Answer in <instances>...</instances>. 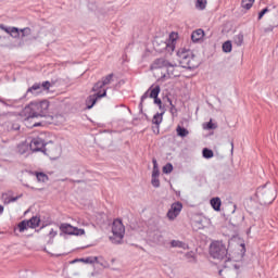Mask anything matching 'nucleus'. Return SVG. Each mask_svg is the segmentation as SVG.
<instances>
[{
	"label": "nucleus",
	"instance_id": "nucleus-16",
	"mask_svg": "<svg viewBox=\"0 0 278 278\" xmlns=\"http://www.w3.org/2000/svg\"><path fill=\"white\" fill-rule=\"evenodd\" d=\"M39 116L41 118L49 116V101L42 100L39 103H37L36 118H38Z\"/></svg>",
	"mask_w": 278,
	"mask_h": 278
},
{
	"label": "nucleus",
	"instance_id": "nucleus-9",
	"mask_svg": "<svg viewBox=\"0 0 278 278\" xmlns=\"http://www.w3.org/2000/svg\"><path fill=\"white\" fill-rule=\"evenodd\" d=\"M60 230L62 231V233H66L67 236H85L86 235V230L74 227L71 224H61Z\"/></svg>",
	"mask_w": 278,
	"mask_h": 278
},
{
	"label": "nucleus",
	"instance_id": "nucleus-20",
	"mask_svg": "<svg viewBox=\"0 0 278 278\" xmlns=\"http://www.w3.org/2000/svg\"><path fill=\"white\" fill-rule=\"evenodd\" d=\"M0 29H2V31H5V34H10L12 38H18V36H21V31H18L17 27H8L1 24Z\"/></svg>",
	"mask_w": 278,
	"mask_h": 278
},
{
	"label": "nucleus",
	"instance_id": "nucleus-10",
	"mask_svg": "<svg viewBox=\"0 0 278 278\" xmlns=\"http://www.w3.org/2000/svg\"><path fill=\"white\" fill-rule=\"evenodd\" d=\"M182 210L184 204H181V202H174L166 214L168 220H176Z\"/></svg>",
	"mask_w": 278,
	"mask_h": 278
},
{
	"label": "nucleus",
	"instance_id": "nucleus-43",
	"mask_svg": "<svg viewBox=\"0 0 278 278\" xmlns=\"http://www.w3.org/2000/svg\"><path fill=\"white\" fill-rule=\"evenodd\" d=\"M36 127H45V123H42V122H37V123H36Z\"/></svg>",
	"mask_w": 278,
	"mask_h": 278
},
{
	"label": "nucleus",
	"instance_id": "nucleus-31",
	"mask_svg": "<svg viewBox=\"0 0 278 278\" xmlns=\"http://www.w3.org/2000/svg\"><path fill=\"white\" fill-rule=\"evenodd\" d=\"M253 3H255V0H242L241 8H243V10H251Z\"/></svg>",
	"mask_w": 278,
	"mask_h": 278
},
{
	"label": "nucleus",
	"instance_id": "nucleus-4",
	"mask_svg": "<svg viewBox=\"0 0 278 278\" xmlns=\"http://www.w3.org/2000/svg\"><path fill=\"white\" fill-rule=\"evenodd\" d=\"M210 253L213 260H224L226 262L225 268H227V264H229V257H227V247L223 244L220 241H214L211 243Z\"/></svg>",
	"mask_w": 278,
	"mask_h": 278
},
{
	"label": "nucleus",
	"instance_id": "nucleus-51",
	"mask_svg": "<svg viewBox=\"0 0 278 278\" xmlns=\"http://www.w3.org/2000/svg\"><path fill=\"white\" fill-rule=\"evenodd\" d=\"M233 268L237 270V268H238V265H236V264H235V265H233Z\"/></svg>",
	"mask_w": 278,
	"mask_h": 278
},
{
	"label": "nucleus",
	"instance_id": "nucleus-35",
	"mask_svg": "<svg viewBox=\"0 0 278 278\" xmlns=\"http://www.w3.org/2000/svg\"><path fill=\"white\" fill-rule=\"evenodd\" d=\"M152 164H153L152 176H160V167L157 166V160L153 159Z\"/></svg>",
	"mask_w": 278,
	"mask_h": 278
},
{
	"label": "nucleus",
	"instance_id": "nucleus-32",
	"mask_svg": "<svg viewBox=\"0 0 278 278\" xmlns=\"http://www.w3.org/2000/svg\"><path fill=\"white\" fill-rule=\"evenodd\" d=\"M233 42L237 45V47H242V43L244 42V35L238 34L233 37Z\"/></svg>",
	"mask_w": 278,
	"mask_h": 278
},
{
	"label": "nucleus",
	"instance_id": "nucleus-13",
	"mask_svg": "<svg viewBox=\"0 0 278 278\" xmlns=\"http://www.w3.org/2000/svg\"><path fill=\"white\" fill-rule=\"evenodd\" d=\"M20 233L27 231V229H36V216L30 219H24L17 225Z\"/></svg>",
	"mask_w": 278,
	"mask_h": 278
},
{
	"label": "nucleus",
	"instance_id": "nucleus-19",
	"mask_svg": "<svg viewBox=\"0 0 278 278\" xmlns=\"http://www.w3.org/2000/svg\"><path fill=\"white\" fill-rule=\"evenodd\" d=\"M51 83L49 81H43L42 84H37L36 85V94H49L51 92Z\"/></svg>",
	"mask_w": 278,
	"mask_h": 278
},
{
	"label": "nucleus",
	"instance_id": "nucleus-21",
	"mask_svg": "<svg viewBox=\"0 0 278 278\" xmlns=\"http://www.w3.org/2000/svg\"><path fill=\"white\" fill-rule=\"evenodd\" d=\"M2 127L5 129V131H18L21 129V124L16 122H5Z\"/></svg>",
	"mask_w": 278,
	"mask_h": 278
},
{
	"label": "nucleus",
	"instance_id": "nucleus-27",
	"mask_svg": "<svg viewBox=\"0 0 278 278\" xmlns=\"http://www.w3.org/2000/svg\"><path fill=\"white\" fill-rule=\"evenodd\" d=\"M36 179H37V184H47V181H49V176L42 172L40 173H36Z\"/></svg>",
	"mask_w": 278,
	"mask_h": 278
},
{
	"label": "nucleus",
	"instance_id": "nucleus-49",
	"mask_svg": "<svg viewBox=\"0 0 278 278\" xmlns=\"http://www.w3.org/2000/svg\"><path fill=\"white\" fill-rule=\"evenodd\" d=\"M230 144H231V153H233V141H231Z\"/></svg>",
	"mask_w": 278,
	"mask_h": 278
},
{
	"label": "nucleus",
	"instance_id": "nucleus-14",
	"mask_svg": "<svg viewBox=\"0 0 278 278\" xmlns=\"http://www.w3.org/2000/svg\"><path fill=\"white\" fill-rule=\"evenodd\" d=\"M112 81H114V74H110L106 77L102 78V80L98 81L92 88L93 92H101V90H105V88L103 87L110 86Z\"/></svg>",
	"mask_w": 278,
	"mask_h": 278
},
{
	"label": "nucleus",
	"instance_id": "nucleus-18",
	"mask_svg": "<svg viewBox=\"0 0 278 278\" xmlns=\"http://www.w3.org/2000/svg\"><path fill=\"white\" fill-rule=\"evenodd\" d=\"M175 42H177V34L172 33L169 39L163 42V49H165L167 53H173V51H175Z\"/></svg>",
	"mask_w": 278,
	"mask_h": 278
},
{
	"label": "nucleus",
	"instance_id": "nucleus-8",
	"mask_svg": "<svg viewBox=\"0 0 278 278\" xmlns=\"http://www.w3.org/2000/svg\"><path fill=\"white\" fill-rule=\"evenodd\" d=\"M17 151L21 155H25V153H36V139L28 138L17 147Z\"/></svg>",
	"mask_w": 278,
	"mask_h": 278
},
{
	"label": "nucleus",
	"instance_id": "nucleus-34",
	"mask_svg": "<svg viewBox=\"0 0 278 278\" xmlns=\"http://www.w3.org/2000/svg\"><path fill=\"white\" fill-rule=\"evenodd\" d=\"M202 155L203 157H205V160H212V157H214V152L207 148H204L202 151Z\"/></svg>",
	"mask_w": 278,
	"mask_h": 278
},
{
	"label": "nucleus",
	"instance_id": "nucleus-22",
	"mask_svg": "<svg viewBox=\"0 0 278 278\" xmlns=\"http://www.w3.org/2000/svg\"><path fill=\"white\" fill-rule=\"evenodd\" d=\"M79 262H83L84 264H100L101 266H104L105 268V264L103 262H101V257L98 256H89L86 258H79Z\"/></svg>",
	"mask_w": 278,
	"mask_h": 278
},
{
	"label": "nucleus",
	"instance_id": "nucleus-50",
	"mask_svg": "<svg viewBox=\"0 0 278 278\" xmlns=\"http://www.w3.org/2000/svg\"><path fill=\"white\" fill-rule=\"evenodd\" d=\"M223 273H225V270L220 269L219 275L223 276Z\"/></svg>",
	"mask_w": 278,
	"mask_h": 278
},
{
	"label": "nucleus",
	"instance_id": "nucleus-26",
	"mask_svg": "<svg viewBox=\"0 0 278 278\" xmlns=\"http://www.w3.org/2000/svg\"><path fill=\"white\" fill-rule=\"evenodd\" d=\"M165 112H166L165 110H161V113H156L153 116L152 123L157 126L162 125V121H163V116H164Z\"/></svg>",
	"mask_w": 278,
	"mask_h": 278
},
{
	"label": "nucleus",
	"instance_id": "nucleus-24",
	"mask_svg": "<svg viewBox=\"0 0 278 278\" xmlns=\"http://www.w3.org/2000/svg\"><path fill=\"white\" fill-rule=\"evenodd\" d=\"M170 247H173V249H184V251H188V249H190L187 243L179 240H172Z\"/></svg>",
	"mask_w": 278,
	"mask_h": 278
},
{
	"label": "nucleus",
	"instance_id": "nucleus-23",
	"mask_svg": "<svg viewBox=\"0 0 278 278\" xmlns=\"http://www.w3.org/2000/svg\"><path fill=\"white\" fill-rule=\"evenodd\" d=\"M203 36H205V31L203 29H197L191 35V40L193 42H199V40H203Z\"/></svg>",
	"mask_w": 278,
	"mask_h": 278
},
{
	"label": "nucleus",
	"instance_id": "nucleus-41",
	"mask_svg": "<svg viewBox=\"0 0 278 278\" xmlns=\"http://www.w3.org/2000/svg\"><path fill=\"white\" fill-rule=\"evenodd\" d=\"M269 10L268 8L263 9L260 13H258V21H262V18H264V14L268 13Z\"/></svg>",
	"mask_w": 278,
	"mask_h": 278
},
{
	"label": "nucleus",
	"instance_id": "nucleus-42",
	"mask_svg": "<svg viewBox=\"0 0 278 278\" xmlns=\"http://www.w3.org/2000/svg\"><path fill=\"white\" fill-rule=\"evenodd\" d=\"M55 236H58V230L51 229V230L49 231V238H50V240H53V238H55Z\"/></svg>",
	"mask_w": 278,
	"mask_h": 278
},
{
	"label": "nucleus",
	"instance_id": "nucleus-37",
	"mask_svg": "<svg viewBox=\"0 0 278 278\" xmlns=\"http://www.w3.org/2000/svg\"><path fill=\"white\" fill-rule=\"evenodd\" d=\"M163 173H165V175L173 173V164L167 163L165 166H163Z\"/></svg>",
	"mask_w": 278,
	"mask_h": 278
},
{
	"label": "nucleus",
	"instance_id": "nucleus-3",
	"mask_svg": "<svg viewBox=\"0 0 278 278\" xmlns=\"http://www.w3.org/2000/svg\"><path fill=\"white\" fill-rule=\"evenodd\" d=\"M256 197L262 205H270L277 199L275 187H269L268 185L258 187Z\"/></svg>",
	"mask_w": 278,
	"mask_h": 278
},
{
	"label": "nucleus",
	"instance_id": "nucleus-25",
	"mask_svg": "<svg viewBox=\"0 0 278 278\" xmlns=\"http://www.w3.org/2000/svg\"><path fill=\"white\" fill-rule=\"evenodd\" d=\"M210 203H211V207H213L215 212H220V205H223L220 198H213L211 199Z\"/></svg>",
	"mask_w": 278,
	"mask_h": 278
},
{
	"label": "nucleus",
	"instance_id": "nucleus-15",
	"mask_svg": "<svg viewBox=\"0 0 278 278\" xmlns=\"http://www.w3.org/2000/svg\"><path fill=\"white\" fill-rule=\"evenodd\" d=\"M22 115L25 116L26 125L29 123L30 118H36V103L30 102L22 112Z\"/></svg>",
	"mask_w": 278,
	"mask_h": 278
},
{
	"label": "nucleus",
	"instance_id": "nucleus-45",
	"mask_svg": "<svg viewBox=\"0 0 278 278\" xmlns=\"http://www.w3.org/2000/svg\"><path fill=\"white\" fill-rule=\"evenodd\" d=\"M31 90H36V85H33L31 88L27 90V92H31Z\"/></svg>",
	"mask_w": 278,
	"mask_h": 278
},
{
	"label": "nucleus",
	"instance_id": "nucleus-38",
	"mask_svg": "<svg viewBox=\"0 0 278 278\" xmlns=\"http://www.w3.org/2000/svg\"><path fill=\"white\" fill-rule=\"evenodd\" d=\"M151 184L153 188H160V176H152Z\"/></svg>",
	"mask_w": 278,
	"mask_h": 278
},
{
	"label": "nucleus",
	"instance_id": "nucleus-28",
	"mask_svg": "<svg viewBox=\"0 0 278 278\" xmlns=\"http://www.w3.org/2000/svg\"><path fill=\"white\" fill-rule=\"evenodd\" d=\"M222 49L224 53H231L233 49V45L231 43V40H227L223 43Z\"/></svg>",
	"mask_w": 278,
	"mask_h": 278
},
{
	"label": "nucleus",
	"instance_id": "nucleus-5",
	"mask_svg": "<svg viewBox=\"0 0 278 278\" xmlns=\"http://www.w3.org/2000/svg\"><path fill=\"white\" fill-rule=\"evenodd\" d=\"M177 55L182 68H197L198 64L194 60V54L185 48L177 51Z\"/></svg>",
	"mask_w": 278,
	"mask_h": 278
},
{
	"label": "nucleus",
	"instance_id": "nucleus-48",
	"mask_svg": "<svg viewBox=\"0 0 278 278\" xmlns=\"http://www.w3.org/2000/svg\"><path fill=\"white\" fill-rule=\"evenodd\" d=\"M77 262H81V261H79V258H76V260L72 261V264H77Z\"/></svg>",
	"mask_w": 278,
	"mask_h": 278
},
{
	"label": "nucleus",
	"instance_id": "nucleus-44",
	"mask_svg": "<svg viewBox=\"0 0 278 278\" xmlns=\"http://www.w3.org/2000/svg\"><path fill=\"white\" fill-rule=\"evenodd\" d=\"M169 103H170V105H172L170 112H172V114H173V112H175V105H173V101H170V100H169Z\"/></svg>",
	"mask_w": 278,
	"mask_h": 278
},
{
	"label": "nucleus",
	"instance_id": "nucleus-40",
	"mask_svg": "<svg viewBox=\"0 0 278 278\" xmlns=\"http://www.w3.org/2000/svg\"><path fill=\"white\" fill-rule=\"evenodd\" d=\"M15 201H18V197H11L4 199V203H14Z\"/></svg>",
	"mask_w": 278,
	"mask_h": 278
},
{
	"label": "nucleus",
	"instance_id": "nucleus-52",
	"mask_svg": "<svg viewBox=\"0 0 278 278\" xmlns=\"http://www.w3.org/2000/svg\"><path fill=\"white\" fill-rule=\"evenodd\" d=\"M31 127H36V123H34V124L31 125Z\"/></svg>",
	"mask_w": 278,
	"mask_h": 278
},
{
	"label": "nucleus",
	"instance_id": "nucleus-30",
	"mask_svg": "<svg viewBox=\"0 0 278 278\" xmlns=\"http://www.w3.org/2000/svg\"><path fill=\"white\" fill-rule=\"evenodd\" d=\"M18 31H20V36L17 38H21L22 40L23 38H27V36L31 35V29H29L28 27L18 29Z\"/></svg>",
	"mask_w": 278,
	"mask_h": 278
},
{
	"label": "nucleus",
	"instance_id": "nucleus-46",
	"mask_svg": "<svg viewBox=\"0 0 278 278\" xmlns=\"http://www.w3.org/2000/svg\"><path fill=\"white\" fill-rule=\"evenodd\" d=\"M0 103H2V105H8V103H5V101L1 98H0Z\"/></svg>",
	"mask_w": 278,
	"mask_h": 278
},
{
	"label": "nucleus",
	"instance_id": "nucleus-33",
	"mask_svg": "<svg viewBox=\"0 0 278 278\" xmlns=\"http://www.w3.org/2000/svg\"><path fill=\"white\" fill-rule=\"evenodd\" d=\"M205 8H207V0H197L195 1L197 10H205Z\"/></svg>",
	"mask_w": 278,
	"mask_h": 278
},
{
	"label": "nucleus",
	"instance_id": "nucleus-6",
	"mask_svg": "<svg viewBox=\"0 0 278 278\" xmlns=\"http://www.w3.org/2000/svg\"><path fill=\"white\" fill-rule=\"evenodd\" d=\"M112 236L110 240L113 244H122L125 238V226L121 219H115L112 225Z\"/></svg>",
	"mask_w": 278,
	"mask_h": 278
},
{
	"label": "nucleus",
	"instance_id": "nucleus-7",
	"mask_svg": "<svg viewBox=\"0 0 278 278\" xmlns=\"http://www.w3.org/2000/svg\"><path fill=\"white\" fill-rule=\"evenodd\" d=\"M160 86H155L154 88H150L142 97H141V103L144 102L146 99H154V103H156V105H159L160 110H164V108H162V100L157 99V97L160 96Z\"/></svg>",
	"mask_w": 278,
	"mask_h": 278
},
{
	"label": "nucleus",
	"instance_id": "nucleus-1",
	"mask_svg": "<svg viewBox=\"0 0 278 278\" xmlns=\"http://www.w3.org/2000/svg\"><path fill=\"white\" fill-rule=\"evenodd\" d=\"M152 71L161 68L162 71H166V74H163L162 79H175V77L181 76V66L176 63H170L166 59H156L152 65Z\"/></svg>",
	"mask_w": 278,
	"mask_h": 278
},
{
	"label": "nucleus",
	"instance_id": "nucleus-12",
	"mask_svg": "<svg viewBox=\"0 0 278 278\" xmlns=\"http://www.w3.org/2000/svg\"><path fill=\"white\" fill-rule=\"evenodd\" d=\"M108 94V90L103 89V92L96 91V94L89 96L86 100L87 110H92L98 99H103Z\"/></svg>",
	"mask_w": 278,
	"mask_h": 278
},
{
	"label": "nucleus",
	"instance_id": "nucleus-36",
	"mask_svg": "<svg viewBox=\"0 0 278 278\" xmlns=\"http://www.w3.org/2000/svg\"><path fill=\"white\" fill-rule=\"evenodd\" d=\"M185 257L188 260V262H197V254H194L193 251L187 252Z\"/></svg>",
	"mask_w": 278,
	"mask_h": 278
},
{
	"label": "nucleus",
	"instance_id": "nucleus-11",
	"mask_svg": "<svg viewBox=\"0 0 278 278\" xmlns=\"http://www.w3.org/2000/svg\"><path fill=\"white\" fill-rule=\"evenodd\" d=\"M192 225L195 229H205V227L212 225V220L203 215H195Z\"/></svg>",
	"mask_w": 278,
	"mask_h": 278
},
{
	"label": "nucleus",
	"instance_id": "nucleus-47",
	"mask_svg": "<svg viewBox=\"0 0 278 278\" xmlns=\"http://www.w3.org/2000/svg\"><path fill=\"white\" fill-rule=\"evenodd\" d=\"M3 210H4L3 205H0V216L1 214H3Z\"/></svg>",
	"mask_w": 278,
	"mask_h": 278
},
{
	"label": "nucleus",
	"instance_id": "nucleus-39",
	"mask_svg": "<svg viewBox=\"0 0 278 278\" xmlns=\"http://www.w3.org/2000/svg\"><path fill=\"white\" fill-rule=\"evenodd\" d=\"M203 129H216V126L211 121V122H208L206 124H203Z\"/></svg>",
	"mask_w": 278,
	"mask_h": 278
},
{
	"label": "nucleus",
	"instance_id": "nucleus-2",
	"mask_svg": "<svg viewBox=\"0 0 278 278\" xmlns=\"http://www.w3.org/2000/svg\"><path fill=\"white\" fill-rule=\"evenodd\" d=\"M36 153H43L50 160H58L62 155V147L53 141L45 142L42 138L36 139Z\"/></svg>",
	"mask_w": 278,
	"mask_h": 278
},
{
	"label": "nucleus",
	"instance_id": "nucleus-17",
	"mask_svg": "<svg viewBox=\"0 0 278 278\" xmlns=\"http://www.w3.org/2000/svg\"><path fill=\"white\" fill-rule=\"evenodd\" d=\"M51 225V216L49 213H41L37 217L36 227H40V229H43V227H47Z\"/></svg>",
	"mask_w": 278,
	"mask_h": 278
},
{
	"label": "nucleus",
	"instance_id": "nucleus-29",
	"mask_svg": "<svg viewBox=\"0 0 278 278\" xmlns=\"http://www.w3.org/2000/svg\"><path fill=\"white\" fill-rule=\"evenodd\" d=\"M176 131H177V136H179L180 138H186V136L190 134L188 129L181 126H177Z\"/></svg>",
	"mask_w": 278,
	"mask_h": 278
}]
</instances>
